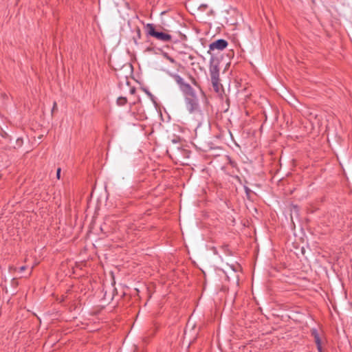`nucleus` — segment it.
I'll list each match as a JSON object with an SVG mask.
<instances>
[{"mask_svg": "<svg viewBox=\"0 0 352 352\" xmlns=\"http://www.w3.org/2000/svg\"><path fill=\"white\" fill-rule=\"evenodd\" d=\"M60 172H61V168H58L57 170H56V177L58 179H59L60 178Z\"/></svg>", "mask_w": 352, "mask_h": 352, "instance_id": "obj_14", "label": "nucleus"}, {"mask_svg": "<svg viewBox=\"0 0 352 352\" xmlns=\"http://www.w3.org/2000/svg\"><path fill=\"white\" fill-rule=\"evenodd\" d=\"M311 336L314 337V338H319V333L316 329H312L311 330Z\"/></svg>", "mask_w": 352, "mask_h": 352, "instance_id": "obj_13", "label": "nucleus"}, {"mask_svg": "<svg viewBox=\"0 0 352 352\" xmlns=\"http://www.w3.org/2000/svg\"><path fill=\"white\" fill-rule=\"evenodd\" d=\"M170 76L173 78L178 85L180 91L184 96V100L187 110L190 113H196L201 111L199 98L194 89L184 82V80L178 74H171Z\"/></svg>", "mask_w": 352, "mask_h": 352, "instance_id": "obj_1", "label": "nucleus"}, {"mask_svg": "<svg viewBox=\"0 0 352 352\" xmlns=\"http://www.w3.org/2000/svg\"><path fill=\"white\" fill-rule=\"evenodd\" d=\"M57 109V104H56V102H54V104H53V107H52V113Z\"/></svg>", "mask_w": 352, "mask_h": 352, "instance_id": "obj_16", "label": "nucleus"}, {"mask_svg": "<svg viewBox=\"0 0 352 352\" xmlns=\"http://www.w3.org/2000/svg\"><path fill=\"white\" fill-rule=\"evenodd\" d=\"M210 75L213 90L218 94L223 91V86L220 82L219 68L217 65H210Z\"/></svg>", "mask_w": 352, "mask_h": 352, "instance_id": "obj_3", "label": "nucleus"}, {"mask_svg": "<svg viewBox=\"0 0 352 352\" xmlns=\"http://www.w3.org/2000/svg\"><path fill=\"white\" fill-rule=\"evenodd\" d=\"M135 32H136V37H133V40H134L135 43L138 44V41L141 38L142 32H141V30L139 27H137L135 28Z\"/></svg>", "mask_w": 352, "mask_h": 352, "instance_id": "obj_6", "label": "nucleus"}, {"mask_svg": "<svg viewBox=\"0 0 352 352\" xmlns=\"http://www.w3.org/2000/svg\"><path fill=\"white\" fill-rule=\"evenodd\" d=\"M164 56L170 63H175V60L173 57L170 56L167 53H164Z\"/></svg>", "mask_w": 352, "mask_h": 352, "instance_id": "obj_11", "label": "nucleus"}, {"mask_svg": "<svg viewBox=\"0 0 352 352\" xmlns=\"http://www.w3.org/2000/svg\"><path fill=\"white\" fill-rule=\"evenodd\" d=\"M190 79L191 80V82L196 87H197L198 88H199V85L198 84L197 81L196 80V79L192 77V76H190Z\"/></svg>", "mask_w": 352, "mask_h": 352, "instance_id": "obj_12", "label": "nucleus"}, {"mask_svg": "<svg viewBox=\"0 0 352 352\" xmlns=\"http://www.w3.org/2000/svg\"><path fill=\"white\" fill-rule=\"evenodd\" d=\"M228 45V43L225 39H218L212 43H211L209 45L210 50H223L227 47Z\"/></svg>", "mask_w": 352, "mask_h": 352, "instance_id": "obj_4", "label": "nucleus"}, {"mask_svg": "<svg viewBox=\"0 0 352 352\" xmlns=\"http://www.w3.org/2000/svg\"><path fill=\"white\" fill-rule=\"evenodd\" d=\"M244 189H245V191L247 195H249V194L252 192L251 190L247 186H245Z\"/></svg>", "mask_w": 352, "mask_h": 352, "instance_id": "obj_15", "label": "nucleus"}, {"mask_svg": "<svg viewBox=\"0 0 352 352\" xmlns=\"http://www.w3.org/2000/svg\"><path fill=\"white\" fill-rule=\"evenodd\" d=\"M123 86H124V85H123L121 82H119V87H120V89H123Z\"/></svg>", "mask_w": 352, "mask_h": 352, "instance_id": "obj_18", "label": "nucleus"}, {"mask_svg": "<svg viewBox=\"0 0 352 352\" xmlns=\"http://www.w3.org/2000/svg\"><path fill=\"white\" fill-rule=\"evenodd\" d=\"M26 269V267L25 266H21L20 268H19V270L20 272H23L24 270H25Z\"/></svg>", "mask_w": 352, "mask_h": 352, "instance_id": "obj_17", "label": "nucleus"}, {"mask_svg": "<svg viewBox=\"0 0 352 352\" xmlns=\"http://www.w3.org/2000/svg\"><path fill=\"white\" fill-rule=\"evenodd\" d=\"M154 27H155V31H158V32H168L169 33V30H166V28H164L161 25H155V24H154Z\"/></svg>", "mask_w": 352, "mask_h": 352, "instance_id": "obj_10", "label": "nucleus"}, {"mask_svg": "<svg viewBox=\"0 0 352 352\" xmlns=\"http://www.w3.org/2000/svg\"><path fill=\"white\" fill-rule=\"evenodd\" d=\"M144 30L146 37H152L157 41L168 43L172 41V36L168 32L155 31L154 23H147L144 25Z\"/></svg>", "mask_w": 352, "mask_h": 352, "instance_id": "obj_2", "label": "nucleus"}, {"mask_svg": "<svg viewBox=\"0 0 352 352\" xmlns=\"http://www.w3.org/2000/svg\"><path fill=\"white\" fill-rule=\"evenodd\" d=\"M314 342L317 346V349L318 350L319 352H322V341H321V339L320 338H314Z\"/></svg>", "mask_w": 352, "mask_h": 352, "instance_id": "obj_7", "label": "nucleus"}, {"mask_svg": "<svg viewBox=\"0 0 352 352\" xmlns=\"http://www.w3.org/2000/svg\"><path fill=\"white\" fill-rule=\"evenodd\" d=\"M168 140L171 142L172 144H179L180 142L181 138L179 136L173 135V138H168Z\"/></svg>", "mask_w": 352, "mask_h": 352, "instance_id": "obj_9", "label": "nucleus"}, {"mask_svg": "<svg viewBox=\"0 0 352 352\" xmlns=\"http://www.w3.org/2000/svg\"><path fill=\"white\" fill-rule=\"evenodd\" d=\"M125 85L129 87V91L131 94H133L135 92V88L130 86V82L128 80L127 76H126Z\"/></svg>", "mask_w": 352, "mask_h": 352, "instance_id": "obj_8", "label": "nucleus"}, {"mask_svg": "<svg viewBox=\"0 0 352 352\" xmlns=\"http://www.w3.org/2000/svg\"><path fill=\"white\" fill-rule=\"evenodd\" d=\"M116 103L119 106H124L127 103V99L126 97L120 96L118 98Z\"/></svg>", "mask_w": 352, "mask_h": 352, "instance_id": "obj_5", "label": "nucleus"}]
</instances>
